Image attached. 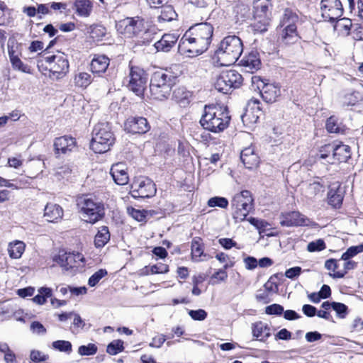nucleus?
Here are the masks:
<instances>
[{
    "label": "nucleus",
    "mask_w": 363,
    "mask_h": 363,
    "mask_svg": "<svg viewBox=\"0 0 363 363\" xmlns=\"http://www.w3.org/2000/svg\"><path fill=\"white\" fill-rule=\"evenodd\" d=\"M284 312V308L279 304H272L265 308V313L269 315H281Z\"/></svg>",
    "instance_id": "nucleus-58"
},
{
    "label": "nucleus",
    "mask_w": 363,
    "mask_h": 363,
    "mask_svg": "<svg viewBox=\"0 0 363 363\" xmlns=\"http://www.w3.org/2000/svg\"><path fill=\"white\" fill-rule=\"evenodd\" d=\"M328 203L332 206L337 208L339 207L343 199L342 191L340 188V185L333 184L330 187L328 193Z\"/></svg>",
    "instance_id": "nucleus-29"
},
{
    "label": "nucleus",
    "mask_w": 363,
    "mask_h": 363,
    "mask_svg": "<svg viewBox=\"0 0 363 363\" xmlns=\"http://www.w3.org/2000/svg\"><path fill=\"white\" fill-rule=\"evenodd\" d=\"M355 266H356V263L354 262L350 261L348 259L344 263L343 267H344L345 270L343 272L338 271V272H334L333 274H330V275L331 277H333V278H342L345 276V274L347 273V270L354 269L355 267Z\"/></svg>",
    "instance_id": "nucleus-54"
},
{
    "label": "nucleus",
    "mask_w": 363,
    "mask_h": 363,
    "mask_svg": "<svg viewBox=\"0 0 363 363\" xmlns=\"http://www.w3.org/2000/svg\"><path fill=\"white\" fill-rule=\"evenodd\" d=\"M326 247L325 243L322 239H318L315 241L311 242L307 245V250L308 252H319L325 250Z\"/></svg>",
    "instance_id": "nucleus-51"
},
{
    "label": "nucleus",
    "mask_w": 363,
    "mask_h": 363,
    "mask_svg": "<svg viewBox=\"0 0 363 363\" xmlns=\"http://www.w3.org/2000/svg\"><path fill=\"white\" fill-rule=\"evenodd\" d=\"M222 73L224 76V79L227 81L228 85H230L232 89H237L242 84V75L237 71L230 69L223 72Z\"/></svg>",
    "instance_id": "nucleus-31"
},
{
    "label": "nucleus",
    "mask_w": 363,
    "mask_h": 363,
    "mask_svg": "<svg viewBox=\"0 0 363 363\" xmlns=\"http://www.w3.org/2000/svg\"><path fill=\"white\" fill-rule=\"evenodd\" d=\"M232 12L235 17H244L248 11V6L241 1H233L231 4Z\"/></svg>",
    "instance_id": "nucleus-39"
},
{
    "label": "nucleus",
    "mask_w": 363,
    "mask_h": 363,
    "mask_svg": "<svg viewBox=\"0 0 363 363\" xmlns=\"http://www.w3.org/2000/svg\"><path fill=\"white\" fill-rule=\"evenodd\" d=\"M359 100L358 92L352 91L346 94L342 100V103L344 106H354L357 103Z\"/></svg>",
    "instance_id": "nucleus-50"
},
{
    "label": "nucleus",
    "mask_w": 363,
    "mask_h": 363,
    "mask_svg": "<svg viewBox=\"0 0 363 363\" xmlns=\"http://www.w3.org/2000/svg\"><path fill=\"white\" fill-rule=\"evenodd\" d=\"M240 65L245 69L246 72H248L252 73L258 70L261 66V61L258 52L253 51L250 52L241 60Z\"/></svg>",
    "instance_id": "nucleus-23"
},
{
    "label": "nucleus",
    "mask_w": 363,
    "mask_h": 363,
    "mask_svg": "<svg viewBox=\"0 0 363 363\" xmlns=\"http://www.w3.org/2000/svg\"><path fill=\"white\" fill-rule=\"evenodd\" d=\"M109 65V59L105 55L95 56L91 62V70L93 73H104Z\"/></svg>",
    "instance_id": "nucleus-27"
},
{
    "label": "nucleus",
    "mask_w": 363,
    "mask_h": 363,
    "mask_svg": "<svg viewBox=\"0 0 363 363\" xmlns=\"http://www.w3.org/2000/svg\"><path fill=\"white\" fill-rule=\"evenodd\" d=\"M333 309L340 318H344L347 312V306L341 303L333 302Z\"/></svg>",
    "instance_id": "nucleus-62"
},
{
    "label": "nucleus",
    "mask_w": 363,
    "mask_h": 363,
    "mask_svg": "<svg viewBox=\"0 0 363 363\" xmlns=\"http://www.w3.org/2000/svg\"><path fill=\"white\" fill-rule=\"evenodd\" d=\"M233 264L226 263L224 264L223 268L219 269L216 272H215L211 277V281L212 284H217L221 281H224L228 278V274L226 272V269L229 267H231Z\"/></svg>",
    "instance_id": "nucleus-37"
},
{
    "label": "nucleus",
    "mask_w": 363,
    "mask_h": 363,
    "mask_svg": "<svg viewBox=\"0 0 363 363\" xmlns=\"http://www.w3.org/2000/svg\"><path fill=\"white\" fill-rule=\"evenodd\" d=\"M128 78V89L137 96H143L148 79L147 73L140 67H131Z\"/></svg>",
    "instance_id": "nucleus-12"
},
{
    "label": "nucleus",
    "mask_w": 363,
    "mask_h": 363,
    "mask_svg": "<svg viewBox=\"0 0 363 363\" xmlns=\"http://www.w3.org/2000/svg\"><path fill=\"white\" fill-rule=\"evenodd\" d=\"M106 33V29L101 25H95L91 27L90 37L96 41L101 40Z\"/></svg>",
    "instance_id": "nucleus-44"
},
{
    "label": "nucleus",
    "mask_w": 363,
    "mask_h": 363,
    "mask_svg": "<svg viewBox=\"0 0 363 363\" xmlns=\"http://www.w3.org/2000/svg\"><path fill=\"white\" fill-rule=\"evenodd\" d=\"M233 218L236 223L245 219L254 207V199L252 194L247 190L236 194L231 201Z\"/></svg>",
    "instance_id": "nucleus-8"
},
{
    "label": "nucleus",
    "mask_w": 363,
    "mask_h": 363,
    "mask_svg": "<svg viewBox=\"0 0 363 363\" xmlns=\"http://www.w3.org/2000/svg\"><path fill=\"white\" fill-rule=\"evenodd\" d=\"M125 130L133 134H143L150 130V125L143 117H131L125 121Z\"/></svg>",
    "instance_id": "nucleus-18"
},
{
    "label": "nucleus",
    "mask_w": 363,
    "mask_h": 363,
    "mask_svg": "<svg viewBox=\"0 0 363 363\" xmlns=\"http://www.w3.org/2000/svg\"><path fill=\"white\" fill-rule=\"evenodd\" d=\"M177 16V14L173 7L168 5L162 9L160 15L158 16V20L160 22L171 21L175 19Z\"/></svg>",
    "instance_id": "nucleus-36"
},
{
    "label": "nucleus",
    "mask_w": 363,
    "mask_h": 363,
    "mask_svg": "<svg viewBox=\"0 0 363 363\" xmlns=\"http://www.w3.org/2000/svg\"><path fill=\"white\" fill-rule=\"evenodd\" d=\"M128 213L133 219L140 222L143 221L146 217V211L144 210L128 208Z\"/></svg>",
    "instance_id": "nucleus-55"
},
{
    "label": "nucleus",
    "mask_w": 363,
    "mask_h": 363,
    "mask_svg": "<svg viewBox=\"0 0 363 363\" xmlns=\"http://www.w3.org/2000/svg\"><path fill=\"white\" fill-rule=\"evenodd\" d=\"M74 257L72 252L60 250L58 254L53 257V261L57 263L60 267L67 269L74 267Z\"/></svg>",
    "instance_id": "nucleus-28"
},
{
    "label": "nucleus",
    "mask_w": 363,
    "mask_h": 363,
    "mask_svg": "<svg viewBox=\"0 0 363 363\" xmlns=\"http://www.w3.org/2000/svg\"><path fill=\"white\" fill-rule=\"evenodd\" d=\"M272 4L269 0H254L253 13L255 19L258 18H270V8Z\"/></svg>",
    "instance_id": "nucleus-25"
},
{
    "label": "nucleus",
    "mask_w": 363,
    "mask_h": 363,
    "mask_svg": "<svg viewBox=\"0 0 363 363\" xmlns=\"http://www.w3.org/2000/svg\"><path fill=\"white\" fill-rule=\"evenodd\" d=\"M240 159L247 169H253L258 166L259 158L255 152L252 147H248L242 150Z\"/></svg>",
    "instance_id": "nucleus-24"
},
{
    "label": "nucleus",
    "mask_w": 363,
    "mask_h": 363,
    "mask_svg": "<svg viewBox=\"0 0 363 363\" xmlns=\"http://www.w3.org/2000/svg\"><path fill=\"white\" fill-rule=\"evenodd\" d=\"M334 25V30L338 35L347 36L350 34L352 26V21L347 18H337Z\"/></svg>",
    "instance_id": "nucleus-32"
},
{
    "label": "nucleus",
    "mask_w": 363,
    "mask_h": 363,
    "mask_svg": "<svg viewBox=\"0 0 363 363\" xmlns=\"http://www.w3.org/2000/svg\"><path fill=\"white\" fill-rule=\"evenodd\" d=\"M252 334L257 340L265 342L271 336V327L266 323L257 321L251 325Z\"/></svg>",
    "instance_id": "nucleus-20"
},
{
    "label": "nucleus",
    "mask_w": 363,
    "mask_h": 363,
    "mask_svg": "<svg viewBox=\"0 0 363 363\" xmlns=\"http://www.w3.org/2000/svg\"><path fill=\"white\" fill-rule=\"evenodd\" d=\"M323 186L319 182H313L310 183L306 189V194L308 196L312 197L323 191Z\"/></svg>",
    "instance_id": "nucleus-47"
},
{
    "label": "nucleus",
    "mask_w": 363,
    "mask_h": 363,
    "mask_svg": "<svg viewBox=\"0 0 363 363\" xmlns=\"http://www.w3.org/2000/svg\"><path fill=\"white\" fill-rule=\"evenodd\" d=\"M213 33V28L208 23H201L191 27L179 41V51L188 57L202 54L208 48Z\"/></svg>",
    "instance_id": "nucleus-1"
},
{
    "label": "nucleus",
    "mask_w": 363,
    "mask_h": 363,
    "mask_svg": "<svg viewBox=\"0 0 363 363\" xmlns=\"http://www.w3.org/2000/svg\"><path fill=\"white\" fill-rule=\"evenodd\" d=\"M44 216L49 222L60 220L63 216L62 208L56 203H48L44 209Z\"/></svg>",
    "instance_id": "nucleus-26"
},
{
    "label": "nucleus",
    "mask_w": 363,
    "mask_h": 363,
    "mask_svg": "<svg viewBox=\"0 0 363 363\" xmlns=\"http://www.w3.org/2000/svg\"><path fill=\"white\" fill-rule=\"evenodd\" d=\"M106 274L107 271L106 269H101L98 270L89 279L88 284L91 287L96 286Z\"/></svg>",
    "instance_id": "nucleus-52"
},
{
    "label": "nucleus",
    "mask_w": 363,
    "mask_h": 363,
    "mask_svg": "<svg viewBox=\"0 0 363 363\" xmlns=\"http://www.w3.org/2000/svg\"><path fill=\"white\" fill-rule=\"evenodd\" d=\"M38 65L45 66L57 78L62 77L69 69V63L67 56L62 52L49 56H43L38 62Z\"/></svg>",
    "instance_id": "nucleus-9"
},
{
    "label": "nucleus",
    "mask_w": 363,
    "mask_h": 363,
    "mask_svg": "<svg viewBox=\"0 0 363 363\" xmlns=\"http://www.w3.org/2000/svg\"><path fill=\"white\" fill-rule=\"evenodd\" d=\"M156 191L153 182L145 177L135 178L130 186V194L134 198H150L155 195Z\"/></svg>",
    "instance_id": "nucleus-11"
},
{
    "label": "nucleus",
    "mask_w": 363,
    "mask_h": 363,
    "mask_svg": "<svg viewBox=\"0 0 363 363\" xmlns=\"http://www.w3.org/2000/svg\"><path fill=\"white\" fill-rule=\"evenodd\" d=\"M251 82L252 89L257 90L267 103L276 101L281 94L280 87L277 84L269 83L259 76H253Z\"/></svg>",
    "instance_id": "nucleus-10"
},
{
    "label": "nucleus",
    "mask_w": 363,
    "mask_h": 363,
    "mask_svg": "<svg viewBox=\"0 0 363 363\" xmlns=\"http://www.w3.org/2000/svg\"><path fill=\"white\" fill-rule=\"evenodd\" d=\"M323 151H327L329 152V153H332L330 160H328V162L331 164H333L335 162H345L350 157L349 146L343 144H327L323 146Z\"/></svg>",
    "instance_id": "nucleus-17"
},
{
    "label": "nucleus",
    "mask_w": 363,
    "mask_h": 363,
    "mask_svg": "<svg viewBox=\"0 0 363 363\" xmlns=\"http://www.w3.org/2000/svg\"><path fill=\"white\" fill-rule=\"evenodd\" d=\"M48 358L49 356L41 351L36 350H33L30 351V359L35 363L46 361L48 359Z\"/></svg>",
    "instance_id": "nucleus-53"
},
{
    "label": "nucleus",
    "mask_w": 363,
    "mask_h": 363,
    "mask_svg": "<svg viewBox=\"0 0 363 363\" xmlns=\"http://www.w3.org/2000/svg\"><path fill=\"white\" fill-rule=\"evenodd\" d=\"M226 107L215 105L205 106L204 113L200 120L202 127L213 133L223 131L230 122Z\"/></svg>",
    "instance_id": "nucleus-3"
},
{
    "label": "nucleus",
    "mask_w": 363,
    "mask_h": 363,
    "mask_svg": "<svg viewBox=\"0 0 363 363\" xmlns=\"http://www.w3.org/2000/svg\"><path fill=\"white\" fill-rule=\"evenodd\" d=\"M74 6L76 13L82 17H88L90 16L93 4L89 0H76Z\"/></svg>",
    "instance_id": "nucleus-30"
},
{
    "label": "nucleus",
    "mask_w": 363,
    "mask_h": 363,
    "mask_svg": "<svg viewBox=\"0 0 363 363\" xmlns=\"http://www.w3.org/2000/svg\"><path fill=\"white\" fill-rule=\"evenodd\" d=\"M178 35L174 33H165L160 40L157 41L154 46L157 51L167 52L175 45Z\"/></svg>",
    "instance_id": "nucleus-22"
},
{
    "label": "nucleus",
    "mask_w": 363,
    "mask_h": 363,
    "mask_svg": "<svg viewBox=\"0 0 363 363\" xmlns=\"http://www.w3.org/2000/svg\"><path fill=\"white\" fill-rule=\"evenodd\" d=\"M208 205L210 207L218 206L222 208H225L228 206V201L224 197L215 196L208 200Z\"/></svg>",
    "instance_id": "nucleus-48"
},
{
    "label": "nucleus",
    "mask_w": 363,
    "mask_h": 363,
    "mask_svg": "<svg viewBox=\"0 0 363 363\" xmlns=\"http://www.w3.org/2000/svg\"><path fill=\"white\" fill-rule=\"evenodd\" d=\"M270 18H258L250 27L255 33H263L267 30Z\"/></svg>",
    "instance_id": "nucleus-38"
},
{
    "label": "nucleus",
    "mask_w": 363,
    "mask_h": 363,
    "mask_svg": "<svg viewBox=\"0 0 363 363\" xmlns=\"http://www.w3.org/2000/svg\"><path fill=\"white\" fill-rule=\"evenodd\" d=\"M52 347L57 351L70 354L72 351V345L69 341L56 340L52 343Z\"/></svg>",
    "instance_id": "nucleus-40"
},
{
    "label": "nucleus",
    "mask_w": 363,
    "mask_h": 363,
    "mask_svg": "<svg viewBox=\"0 0 363 363\" xmlns=\"http://www.w3.org/2000/svg\"><path fill=\"white\" fill-rule=\"evenodd\" d=\"M247 220L251 225L259 230H264L269 225L267 222L263 220L257 219L256 218L250 217Z\"/></svg>",
    "instance_id": "nucleus-59"
},
{
    "label": "nucleus",
    "mask_w": 363,
    "mask_h": 363,
    "mask_svg": "<svg viewBox=\"0 0 363 363\" xmlns=\"http://www.w3.org/2000/svg\"><path fill=\"white\" fill-rule=\"evenodd\" d=\"M203 255V247L202 243L196 239L191 242V255L195 261L201 260V257Z\"/></svg>",
    "instance_id": "nucleus-42"
},
{
    "label": "nucleus",
    "mask_w": 363,
    "mask_h": 363,
    "mask_svg": "<svg viewBox=\"0 0 363 363\" xmlns=\"http://www.w3.org/2000/svg\"><path fill=\"white\" fill-rule=\"evenodd\" d=\"M166 341L165 336L162 334L158 335L152 338L150 346L152 347L160 348Z\"/></svg>",
    "instance_id": "nucleus-63"
},
{
    "label": "nucleus",
    "mask_w": 363,
    "mask_h": 363,
    "mask_svg": "<svg viewBox=\"0 0 363 363\" xmlns=\"http://www.w3.org/2000/svg\"><path fill=\"white\" fill-rule=\"evenodd\" d=\"M262 115V111L259 101L256 99H251L248 101L245 112L242 115L241 118L243 124L250 128L258 121Z\"/></svg>",
    "instance_id": "nucleus-15"
},
{
    "label": "nucleus",
    "mask_w": 363,
    "mask_h": 363,
    "mask_svg": "<svg viewBox=\"0 0 363 363\" xmlns=\"http://www.w3.org/2000/svg\"><path fill=\"white\" fill-rule=\"evenodd\" d=\"M123 350V342L121 340H116L109 343L106 352L111 355H116Z\"/></svg>",
    "instance_id": "nucleus-45"
},
{
    "label": "nucleus",
    "mask_w": 363,
    "mask_h": 363,
    "mask_svg": "<svg viewBox=\"0 0 363 363\" xmlns=\"http://www.w3.org/2000/svg\"><path fill=\"white\" fill-rule=\"evenodd\" d=\"M26 244L23 241L14 240L9 242L8 251L12 259H19L25 251Z\"/></svg>",
    "instance_id": "nucleus-33"
},
{
    "label": "nucleus",
    "mask_w": 363,
    "mask_h": 363,
    "mask_svg": "<svg viewBox=\"0 0 363 363\" xmlns=\"http://www.w3.org/2000/svg\"><path fill=\"white\" fill-rule=\"evenodd\" d=\"M143 28V20L140 17L125 18L117 22V30L128 38L138 35Z\"/></svg>",
    "instance_id": "nucleus-13"
},
{
    "label": "nucleus",
    "mask_w": 363,
    "mask_h": 363,
    "mask_svg": "<svg viewBox=\"0 0 363 363\" xmlns=\"http://www.w3.org/2000/svg\"><path fill=\"white\" fill-rule=\"evenodd\" d=\"M78 206L83 220L94 224L104 216V204L95 199L82 197L78 201Z\"/></svg>",
    "instance_id": "nucleus-7"
},
{
    "label": "nucleus",
    "mask_w": 363,
    "mask_h": 363,
    "mask_svg": "<svg viewBox=\"0 0 363 363\" xmlns=\"http://www.w3.org/2000/svg\"><path fill=\"white\" fill-rule=\"evenodd\" d=\"M97 352V347L92 343L87 345H82L78 348V353L82 356L94 355Z\"/></svg>",
    "instance_id": "nucleus-49"
},
{
    "label": "nucleus",
    "mask_w": 363,
    "mask_h": 363,
    "mask_svg": "<svg viewBox=\"0 0 363 363\" xmlns=\"http://www.w3.org/2000/svg\"><path fill=\"white\" fill-rule=\"evenodd\" d=\"M215 88L220 92H222L223 94H228L229 93L232 88L230 85H228V83L226 80L224 79V76L223 73H221L218 77L216 79V81L215 82Z\"/></svg>",
    "instance_id": "nucleus-43"
},
{
    "label": "nucleus",
    "mask_w": 363,
    "mask_h": 363,
    "mask_svg": "<svg viewBox=\"0 0 363 363\" xmlns=\"http://www.w3.org/2000/svg\"><path fill=\"white\" fill-rule=\"evenodd\" d=\"M151 274H163L167 273L169 271L168 265L163 263H158L157 264L153 265L150 267Z\"/></svg>",
    "instance_id": "nucleus-61"
},
{
    "label": "nucleus",
    "mask_w": 363,
    "mask_h": 363,
    "mask_svg": "<svg viewBox=\"0 0 363 363\" xmlns=\"http://www.w3.org/2000/svg\"><path fill=\"white\" fill-rule=\"evenodd\" d=\"M310 223V219L298 211L285 212L280 215V224L282 226H306Z\"/></svg>",
    "instance_id": "nucleus-16"
},
{
    "label": "nucleus",
    "mask_w": 363,
    "mask_h": 363,
    "mask_svg": "<svg viewBox=\"0 0 363 363\" xmlns=\"http://www.w3.org/2000/svg\"><path fill=\"white\" fill-rule=\"evenodd\" d=\"M299 23L298 14L289 9H286L281 18L279 26L281 29V38L286 44H292L299 39L297 24Z\"/></svg>",
    "instance_id": "nucleus-6"
},
{
    "label": "nucleus",
    "mask_w": 363,
    "mask_h": 363,
    "mask_svg": "<svg viewBox=\"0 0 363 363\" xmlns=\"http://www.w3.org/2000/svg\"><path fill=\"white\" fill-rule=\"evenodd\" d=\"M301 268L300 267H294L287 269L285 272V276L289 279H294L300 275Z\"/></svg>",
    "instance_id": "nucleus-64"
},
{
    "label": "nucleus",
    "mask_w": 363,
    "mask_h": 363,
    "mask_svg": "<svg viewBox=\"0 0 363 363\" xmlns=\"http://www.w3.org/2000/svg\"><path fill=\"white\" fill-rule=\"evenodd\" d=\"M110 240V233L106 226H102L98 231L94 238V244L96 247H104Z\"/></svg>",
    "instance_id": "nucleus-35"
},
{
    "label": "nucleus",
    "mask_w": 363,
    "mask_h": 363,
    "mask_svg": "<svg viewBox=\"0 0 363 363\" xmlns=\"http://www.w3.org/2000/svg\"><path fill=\"white\" fill-rule=\"evenodd\" d=\"M243 51L241 39L236 35L225 37L218 44L213 57L216 66H229L233 65Z\"/></svg>",
    "instance_id": "nucleus-2"
},
{
    "label": "nucleus",
    "mask_w": 363,
    "mask_h": 363,
    "mask_svg": "<svg viewBox=\"0 0 363 363\" xmlns=\"http://www.w3.org/2000/svg\"><path fill=\"white\" fill-rule=\"evenodd\" d=\"M110 174L116 184L118 185L128 184L129 177L124 163L119 162L113 164L111 168Z\"/></svg>",
    "instance_id": "nucleus-21"
},
{
    "label": "nucleus",
    "mask_w": 363,
    "mask_h": 363,
    "mask_svg": "<svg viewBox=\"0 0 363 363\" xmlns=\"http://www.w3.org/2000/svg\"><path fill=\"white\" fill-rule=\"evenodd\" d=\"M75 138L65 135L57 138L54 141V150L56 155H67L70 153L76 147Z\"/></svg>",
    "instance_id": "nucleus-19"
},
{
    "label": "nucleus",
    "mask_w": 363,
    "mask_h": 363,
    "mask_svg": "<svg viewBox=\"0 0 363 363\" xmlns=\"http://www.w3.org/2000/svg\"><path fill=\"white\" fill-rule=\"evenodd\" d=\"M115 143V137L108 123H99L92 130L91 149L96 153L106 152Z\"/></svg>",
    "instance_id": "nucleus-4"
},
{
    "label": "nucleus",
    "mask_w": 363,
    "mask_h": 363,
    "mask_svg": "<svg viewBox=\"0 0 363 363\" xmlns=\"http://www.w3.org/2000/svg\"><path fill=\"white\" fill-rule=\"evenodd\" d=\"M9 55L10 62L14 69L18 70L23 73H31L30 67L28 65L24 64L18 57V55H15V52L13 50H9Z\"/></svg>",
    "instance_id": "nucleus-34"
},
{
    "label": "nucleus",
    "mask_w": 363,
    "mask_h": 363,
    "mask_svg": "<svg viewBox=\"0 0 363 363\" xmlns=\"http://www.w3.org/2000/svg\"><path fill=\"white\" fill-rule=\"evenodd\" d=\"M74 84L79 87H86L91 82V75L87 72H79L74 79Z\"/></svg>",
    "instance_id": "nucleus-41"
},
{
    "label": "nucleus",
    "mask_w": 363,
    "mask_h": 363,
    "mask_svg": "<svg viewBox=\"0 0 363 363\" xmlns=\"http://www.w3.org/2000/svg\"><path fill=\"white\" fill-rule=\"evenodd\" d=\"M174 84L172 74L162 71L155 72L151 78L150 91L151 96L157 100H164L169 97Z\"/></svg>",
    "instance_id": "nucleus-5"
},
{
    "label": "nucleus",
    "mask_w": 363,
    "mask_h": 363,
    "mask_svg": "<svg viewBox=\"0 0 363 363\" xmlns=\"http://www.w3.org/2000/svg\"><path fill=\"white\" fill-rule=\"evenodd\" d=\"M321 15L325 21H333L343 14V7L340 0H321L320 4Z\"/></svg>",
    "instance_id": "nucleus-14"
},
{
    "label": "nucleus",
    "mask_w": 363,
    "mask_h": 363,
    "mask_svg": "<svg viewBox=\"0 0 363 363\" xmlns=\"http://www.w3.org/2000/svg\"><path fill=\"white\" fill-rule=\"evenodd\" d=\"M30 330L33 333L37 335H44L47 331L43 325L38 321H33L30 324Z\"/></svg>",
    "instance_id": "nucleus-60"
},
{
    "label": "nucleus",
    "mask_w": 363,
    "mask_h": 363,
    "mask_svg": "<svg viewBox=\"0 0 363 363\" xmlns=\"http://www.w3.org/2000/svg\"><path fill=\"white\" fill-rule=\"evenodd\" d=\"M325 127L330 133H338L340 131L337 119L334 116H331L327 120Z\"/></svg>",
    "instance_id": "nucleus-57"
},
{
    "label": "nucleus",
    "mask_w": 363,
    "mask_h": 363,
    "mask_svg": "<svg viewBox=\"0 0 363 363\" xmlns=\"http://www.w3.org/2000/svg\"><path fill=\"white\" fill-rule=\"evenodd\" d=\"M363 252V245H359L357 246H352L349 247L345 252L342 255V259L347 261L350 258L354 257L357 254Z\"/></svg>",
    "instance_id": "nucleus-46"
},
{
    "label": "nucleus",
    "mask_w": 363,
    "mask_h": 363,
    "mask_svg": "<svg viewBox=\"0 0 363 363\" xmlns=\"http://www.w3.org/2000/svg\"><path fill=\"white\" fill-rule=\"evenodd\" d=\"M188 314L193 320L199 321L204 320L207 317V313L203 309L189 310Z\"/></svg>",
    "instance_id": "nucleus-56"
}]
</instances>
